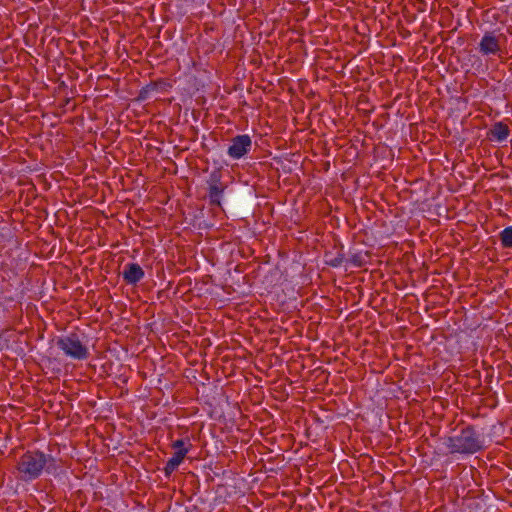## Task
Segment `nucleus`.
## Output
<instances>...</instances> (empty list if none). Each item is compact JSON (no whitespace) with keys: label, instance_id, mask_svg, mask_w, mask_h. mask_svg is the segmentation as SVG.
<instances>
[{"label":"nucleus","instance_id":"9b49d317","mask_svg":"<svg viewBox=\"0 0 512 512\" xmlns=\"http://www.w3.org/2000/svg\"><path fill=\"white\" fill-rule=\"evenodd\" d=\"M370 256L369 251H365L364 253L358 252L351 255V257L346 260L347 262H350L353 266L357 268H361L366 264V257Z\"/></svg>","mask_w":512,"mask_h":512},{"label":"nucleus","instance_id":"7ed1b4c3","mask_svg":"<svg viewBox=\"0 0 512 512\" xmlns=\"http://www.w3.org/2000/svg\"><path fill=\"white\" fill-rule=\"evenodd\" d=\"M223 169L216 168L209 174L206 180L207 184V195L211 206L221 207V200L224 196L227 184L223 182Z\"/></svg>","mask_w":512,"mask_h":512},{"label":"nucleus","instance_id":"4468645a","mask_svg":"<svg viewBox=\"0 0 512 512\" xmlns=\"http://www.w3.org/2000/svg\"><path fill=\"white\" fill-rule=\"evenodd\" d=\"M151 92L148 91L146 85L144 87L141 88V90L139 91V94H138V97L137 99L138 100H141V101H144L146 99L149 98Z\"/></svg>","mask_w":512,"mask_h":512},{"label":"nucleus","instance_id":"6e6552de","mask_svg":"<svg viewBox=\"0 0 512 512\" xmlns=\"http://www.w3.org/2000/svg\"><path fill=\"white\" fill-rule=\"evenodd\" d=\"M187 453L188 448H183L175 451L173 456L167 461L164 467V473L167 477H169L177 469V467L184 460Z\"/></svg>","mask_w":512,"mask_h":512},{"label":"nucleus","instance_id":"ddd939ff","mask_svg":"<svg viewBox=\"0 0 512 512\" xmlns=\"http://www.w3.org/2000/svg\"><path fill=\"white\" fill-rule=\"evenodd\" d=\"M500 241L503 248H512V226L501 231Z\"/></svg>","mask_w":512,"mask_h":512},{"label":"nucleus","instance_id":"f257e3e1","mask_svg":"<svg viewBox=\"0 0 512 512\" xmlns=\"http://www.w3.org/2000/svg\"><path fill=\"white\" fill-rule=\"evenodd\" d=\"M52 468L55 469L54 457L39 450L26 451L16 465L18 478L24 482L39 478L44 469L50 473Z\"/></svg>","mask_w":512,"mask_h":512},{"label":"nucleus","instance_id":"20e7f679","mask_svg":"<svg viewBox=\"0 0 512 512\" xmlns=\"http://www.w3.org/2000/svg\"><path fill=\"white\" fill-rule=\"evenodd\" d=\"M56 344L66 356L73 359L84 360L89 356L88 348L81 342L78 334L76 333L59 337Z\"/></svg>","mask_w":512,"mask_h":512},{"label":"nucleus","instance_id":"0eeeda50","mask_svg":"<svg viewBox=\"0 0 512 512\" xmlns=\"http://www.w3.org/2000/svg\"><path fill=\"white\" fill-rule=\"evenodd\" d=\"M122 276L127 284L135 285L144 277V270L137 263H128L122 272Z\"/></svg>","mask_w":512,"mask_h":512},{"label":"nucleus","instance_id":"1a4fd4ad","mask_svg":"<svg viewBox=\"0 0 512 512\" xmlns=\"http://www.w3.org/2000/svg\"><path fill=\"white\" fill-rule=\"evenodd\" d=\"M510 133V129L504 122L495 123L492 128L488 131L487 136L490 140L504 141Z\"/></svg>","mask_w":512,"mask_h":512},{"label":"nucleus","instance_id":"2eb2a0df","mask_svg":"<svg viewBox=\"0 0 512 512\" xmlns=\"http://www.w3.org/2000/svg\"><path fill=\"white\" fill-rule=\"evenodd\" d=\"M172 448L176 449V451L179 450V449L186 448L184 440L183 439H178V440L174 441L172 443Z\"/></svg>","mask_w":512,"mask_h":512},{"label":"nucleus","instance_id":"39448f33","mask_svg":"<svg viewBox=\"0 0 512 512\" xmlns=\"http://www.w3.org/2000/svg\"><path fill=\"white\" fill-rule=\"evenodd\" d=\"M506 41L507 38L503 33H497L496 30L487 31L478 44V50L483 56L499 55Z\"/></svg>","mask_w":512,"mask_h":512},{"label":"nucleus","instance_id":"f8f14e48","mask_svg":"<svg viewBox=\"0 0 512 512\" xmlns=\"http://www.w3.org/2000/svg\"><path fill=\"white\" fill-rule=\"evenodd\" d=\"M149 92H154L158 90L166 91L171 85L166 82L164 79H158L156 81H151L146 85Z\"/></svg>","mask_w":512,"mask_h":512},{"label":"nucleus","instance_id":"f03ea898","mask_svg":"<svg viewBox=\"0 0 512 512\" xmlns=\"http://www.w3.org/2000/svg\"><path fill=\"white\" fill-rule=\"evenodd\" d=\"M444 443L452 454H474L483 449L481 436L472 425L461 429L458 435L447 437Z\"/></svg>","mask_w":512,"mask_h":512},{"label":"nucleus","instance_id":"9d476101","mask_svg":"<svg viewBox=\"0 0 512 512\" xmlns=\"http://www.w3.org/2000/svg\"><path fill=\"white\" fill-rule=\"evenodd\" d=\"M346 261L345 254L342 249L337 253L335 257L331 256L330 252L325 253V263L333 268L340 267Z\"/></svg>","mask_w":512,"mask_h":512},{"label":"nucleus","instance_id":"423d86ee","mask_svg":"<svg viewBox=\"0 0 512 512\" xmlns=\"http://www.w3.org/2000/svg\"><path fill=\"white\" fill-rule=\"evenodd\" d=\"M227 154L233 159H240L249 153L252 147V139L247 134L237 135L230 140Z\"/></svg>","mask_w":512,"mask_h":512}]
</instances>
